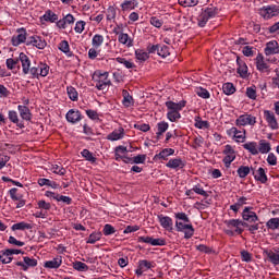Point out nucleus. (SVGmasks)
<instances>
[{"label": "nucleus", "mask_w": 279, "mask_h": 279, "mask_svg": "<svg viewBox=\"0 0 279 279\" xmlns=\"http://www.w3.org/2000/svg\"><path fill=\"white\" fill-rule=\"evenodd\" d=\"M93 82L98 90H106V88L112 84L110 78H108V72H95L93 75Z\"/></svg>", "instance_id": "1"}, {"label": "nucleus", "mask_w": 279, "mask_h": 279, "mask_svg": "<svg viewBox=\"0 0 279 279\" xmlns=\"http://www.w3.org/2000/svg\"><path fill=\"white\" fill-rule=\"evenodd\" d=\"M217 14H218L217 8L215 7L206 8L198 15V26L206 27V24L208 23V21H210V19H215Z\"/></svg>", "instance_id": "2"}, {"label": "nucleus", "mask_w": 279, "mask_h": 279, "mask_svg": "<svg viewBox=\"0 0 279 279\" xmlns=\"http://www.w3.org/2000/svg\"><path fill=\"white\" fill-rule=\"evenodd\" d=\"M175 228L178 232H184V239H191L193 234H195V229L190 222H182V220H177Z\"/></svg>", "instance_id": "3"}, {"label": "nucleus", "mask_w": 279, "mask_h": 279, "mask_svg": "<svg viewBox=\"0 0 279 279\" xmlns=\"http://www.w3.org/2000/svg\"><path fill=\"white\" fill-rule=\"evenodd\" d=\"M259 15L269 21V19H274V16H279V9L276 5H267L259 9Z\"/></svg>", "instance_id": "4"}, {"label": "nucleus", "mask_w": 279, "mask_h": 279, "mask_svg": "<svg viewBox=\"0 0 279 279\" xmlns=\"http://www.w3.org/2000/svg\"><path fill=\"white\" fill-rule=\"evenodd\" d=\"M223 154L226 157L223 158L222 162L226 167H230V165H232V162H234V160L236 159L234 148H232L230 145H226Z\"/></svg>", "instance_id": "5"}, {"label": "nucleus", "mask_w": 279, "mask_h": 279, "mask_svg": "<svg viewBox=\"0 0 279 279\" xmlns=\"http://www.w3.org/2000/svg\"><path fill=\"white\" fill-rule=\"evenodd\" d=\"M235 125L245 126V125H256V117L252 114H242L235 120Z\"/></svg>", "instance_id": "6"}, {"label": "nucleus", "mask_w": 279, "mask_h": 279, "mask_svg": "<svg viewBox=\"0 0 279 279\" xmlns=\"http://www.w3.org/2000/svg\"><path fill=\"white\" fill-rule=\"evenodd\" d=\"M11 43L13 47H19V45L27 43V31L25 28H19L17 35L12 37Z\"/></svg>", "instance_id": "7"}, {"label": "nucleus", "mask_w": 279, "mask_h": 279, "mask_svg": "<svg viewBox=\"0 0 279 279\" xmlns=\"http://www.w3.org/2000/svg\"><path fill=\"white\" fill-rule=\"evenodd\" d=\"M227 228L232 229L234 228V232L236 234H243V229H241V226H247L246 222L242 221L241 219H230L225 221Z\"/></svg>", "instance_id": "8"}, {"label": "nucleus", "mask_w": 279, "mask_h": 279, "mask_svg": "<svg viewBox=\"0 0 279 279\" xmlns=\"http://www.w3.org/2000/svg\"><path fill=\"white\" fill-rule=\"evenodd\" d=\"M26 45L36 47V49H45V47H47V41L40 36H31L27 38Z\"/></svg>", "instance_id": "9"}, {"label": "nucleus", "mask_w": 279, "mask_h": 279, "mask_svg": "<svg viewBox=\"0 0 279 279\" xmlns=\"http://www.w3.org/2000/svg\"><path fill=\"white\" fill-rule=\"evenodd\" d=\"M24 262H15L16 267H22L23 271H27L29 267H36L38 265V260L32 257H23Z\"/></svg>", "instance_id": "10"}, {"label": "nucleus", "mask_w": 279, "mask_h": 279, "mask_svg": "<svg viewBox=\"0 0 279 279\" xmlns=\"http://www.w3.org/2000/svg\"><path fill=\"white\" fill-rule=\"evenodd\" d=\"M158 221L165 230H168V232H173V219L169 216L165 215H158Z\"/></svg>", "instance_id": "11"}, {"label": "nucleus", "mask_w": 279, "mask_h": 279, "mask_svg": "<svg viewBox=\"0 0 279 279\" xmlns=\"http://www.w3.org/2000/svg\"><path fill=\"white\" fill-rule=\"evenodd\" d=\"M255 62L257 71L260 73H269V63L265 61V57L262 53L257 54Z\"/></svg>", "instance_id": "12"}, {"label": "nucleus", "mask_w": 279, "mask_h": 279, "mask_svg": "<svg viewBox=\"0 0 279 279\" xmlns=\"http://www.w3.org/2000/svg\"><path fill=\"white\" fill-rule=\"evenodd\" d=\"M242 219L248 221V223H256L258 216L252 211V207H245L242 211Z\"/></svg>", "instance_id": "13"}, {"label": "nucleus", "mask_w": 279, "mask_h": 279, "mask_svg": "<svg viewBox=\"0 0 279 279\" xmlns=\"http://www.w3.org/2000/svg\"><path fill=\"white\" fill-rule=\"evenodd\" d=\"M252 175L257 182H260L262 184H267V172L263 168H258L255 170L254 168H251Z\"/></svg>", "instance_id": "14"}, {"label": "nucleus", "mask_w": 279, "mask_h": 279, "mask_svg": "<svg viewBox=\"0 0 279 279\" xmlns=\"http://www.w3.org/2000/svg\"><path fill=\"white\" fill-rule=\"evenodd\" d=\"M138 242L147 243L148 245H153V246H162L166 243L163 239H160V238L154 239L151 236H140Z\"/></svg>", "instance_id": "15"}, {"label": "nucleus", "mask_w": 279, "mask_h": 279, "mask_svg": "<svg viewBox=\"0 0 279 279\" xmlns=\"http://www.w3.org/2000/svg\"><path fill=\"white\" fill-rule=\"evenodd\" d=\"M265 56H276L279 53V45L277 40H270L266 44L264 49Z\"/></svg>", "instance_id": "16"}, {"label": "nucleus", "mask_w": 279, "mask_h": 279, "mask_svg": "<svg viewBox=\"0 0 279 279\" xmlns=\"http://www.w3.org/2000/svg\"><path fill=\"white\" fill-rule=\"evenodd\" d=\"M227 134L229 136H233V138L236 140L238 143H244L245 142V130L240 131L236 128H231Z\"/></svg>", "instance_id": "17"}, {"label": "nucleus", "mask_w": 279, "mask_h": 279, "mask_svg": "<svg viewBox=\"0 0 279 279\" xmlns=\"http://www.w3.org/2000/svg\"><path fill=\"white\" fill-rule=\"evenodd\" d=\"M19 62L22 63V69H23L24 75L29 74V69L32 66V61H29V57H27V54H25V52L20 53Z\"/></svg>", "instance_id": "18"}, {"label": "nucleus", "mask_w": 279, "mask_h": 279, "mask_svg": "<svg viewBox=\"0 0 279 279\" xmlns=\"http://www.w3.org/2000/svg\"><path fill=\"white\" fill-rule=\"evenodd\" d=\"M264 117L271 130H278V120H276V114L269 110L264 111Z\"/></svg>", "instance_id": "19"}, {"label": "nucleus", "mask_w": 279, "mask_h": 279, "mask_svg": "<svg viewBox=\"0 0 279 279\" xmlns=\"http://www.w3.org/2000/svg\"><path fill=\"white\" fill-rule=\"evenodd\" d=\"M73 23H75V17L73 14H68L57 22V27H59V29H66V25H73Z\"/></svg>", "instance_id": "20"}, {"label": "nucleus", "mask_w": 279, "mask_h": 279, "mask_svg": "<svg viewBox=\"0 0 279 279\" xmlns=\"http://www.w3.org/2000/svg\"><path fill=\"white\" fill-rule=\"evenodd\" d=\"M120 8L123 12H132V10H136L138 8V1L137 0H124Z\"/></svg>", "instance_id": "21"}, {"label": "nucleus", "mask_w": 279, "mask_h": 279, "mask_svg": "<svg viewBox=\"0 0 279 279\" xmlns=\"http://www.w3.org/2000/svg\"><path fill=\"white\" fill-rule=\"evenodd\" d=\"M185 166H186V163L180 157L174 158V159H170L166 163V167H168V169H184Z\"/></svg>", "instance_id": "22"}, {"label": "nucleus", "mask_w": 279, "mask_h": 279, "mask_svg": "<svg viewBox=\"0 0 279 279\" xmlns=\"http://www.w3.org/2000/svg\"><path fill=\"white\" fill-rule=\"evenodd\" d=\"M166 107L168 108V110H170L172 112H180V110H182V108L186 107V101L185 100H181L179 102L167 101Z\"/></svg>", "instance_id": "23"}, {"label": "nucleus", "mask_w": 279, "mask_h": 279, "mask_svg": "<svg viewBox=\"0 0 279 279\" xmlns=\"http://www.w3.org/2000/svg\"><path fill=\"white\" fill-rule=\"evenodd\" d=\"M65 118L69 123H77L82 121V113L75 109H71L68 111Z\"/></svg>", "instance_id": "24"}, {"label": "nucleus", "mask_w": 279, "mask_h": 279, "mask_svg": "<svg viewBox=\"0 0 279 279\" xmlns=\"http://www.w3.org/2000/svg\"><path fill=\"white\" fill-rule=\"evenodd\" d=\"M173 154H175L173 148H165L154 156V160H168L169 156H173Z\"/></svg>", "instance_id": "25"}, {"label": "nucleus", "mask_w": 279, "mask_h": 279, "mask_svg": "<svg viewBox=\"0 0 279 279\" xmlns=\"http://www.w3.org/2000/svg\"><path fill=\"white\" fill-rule=\"evenodd\" d=\"M264 254L267 256L268 260L272 264V265H279V253L276 251V248L274 250H269V251H265Z\"/></svg>", "instance_id": "26"}, {"label": "nucleus", "mask_w": 279, "mask_h": 279, "mask_svg": "<svg viewBox=\"0 0 279 279\" xmlns=\"http://www.w3.org/2000/svg\"><path fill=\"white\" fill-rule=\"evenodd\" d=\"M14 259L12 254L10 253V248L0 251V263L2 265H10V263Z\"/></svg>", "instance_id": "27"}, {"label": "nucleus", "mask_w": 279, "mask_h": 279, "mask_svg": "<svg viewBox=\"0 0 279 279\" xmlns=\"http://www.w3.org/2000/svg\"><path fill=\"white\" fill-rule=\"evenodd\" d=\"M125 136V130L123 128H119L118 130H114L112 133H110L107 136L108 141H121Z\"/></svg>", "instance_id": "28"}, {"label": "nucleus", "mask_w": 279, "mask_h": 279, "mask_svg": "<svg viewBox=\"0 0 279 279\" xmlns=\"http://www.w3.org/2000/svg\"><path fill=\"white\" fill-rule=\"evenodd\" d=\"M118 40L121 45H125L126 47H133L134 40L126 33H119Z\"/></svg>", "instance_id": "29"}, {"label": "nucleus", "mask_w": 279, "mask_h": 279, "mask_svg": "<svg viewBox=\"0 0 279 279\" xmlns=\"http://www.w3.org/2000/svg\"><path fill=\"white\" fill-rule=\"evenodd\" d=\"M17 110L20 112V117L24 121H31L32 120V112H29V108L27 106L19 105Z\"/></svg>", "instance_id": "30"}, {"label": "nucleus", "mask_w": 279, "mask_h": 279, "mask_svg": "<svg viewBox=\"0 0 279 279\" xmlns=\"http://www.w3.org/2000/svg\"><path fill=\"white\" fill-rule=\"evenodd\" d=\"M238 73L241 77H247V64L241 58H236Z\"/></svg>", "instance_id": "31"}, {"label": "nucleus", "mask_w": 279, "mask_h": 279, "mask_svg": "<svg viewBox=\"0 0 279 279\" xmlns=\"http://www.w3.org/2000/svg\"><path fill=\"white\" fill-rule=\"evenodd\" d=\"M60 265H62V258L56 257L51 260L46 262L44 264V267H46V269H58Z\"/></svg>", "instance_id": "32"}, {"label": "nucleus", "mask_w": 279, "mask_h": 279, "mask_svg": "<svg viewBox=\"0 0 279 279\" xmlns=\"http://www.w3.org/2000/svg\"><path fill=\"white\" fill-rule=\"evenodd\" d=\"M122 96H123L122 104L125 108H130V106H133L134 98L132 97V95H130V92H128V89L122 90Z\"/></svg>", "instance_id": "33"}, {"label": "nucleus", "mask_w": 279, "mask_h": 279, "mask_svg": "<svg viewBox=\"0 0 279 279\" xmlns=\"http://www.w3.org/2000/svg\"><path fill=\"white\" fill-rule=\"evenodd\" d=\"M243 147L253 156H258V144H256V142H248L244 144Z\"/></svg>", "instance_id": "34"}, {"label": "nucleus", "mask_w": 279, "mask_h": 279, "mask_svg": "<svg viewBox=\"0 0 279 279\" xmlns=\"http://www.w3.org/2000/svg\"><path fill=\"white\" fill-rule=\"evenodd\" d=\"M9 120L12 123H15L17 125V128H20L21 130H23V128H25V125L19 120V113H16V111H14V110L9 111Z\"/></svg>", "instance_id": "35"}, {"label": "nucleus", "mask_w": 279, "mask_h": 279, "mask_svg": "<svg viewBox=\"0 0 279 279\" xmlns=\"http://www.w3.org/2000/svg\"><path fill=\"white\" fill-rule=\"evenodd\" d=\"M41 21H46L47 23H56V21H58V14L53 13L51 10H48L41 16Z\"/></svg>", "instance_id": "36"}, {"label": "nucleus", "mask_w": 279, "mask_h": 279, "mask_svg": "<svg viewBox=\"0 0 279 279\" xmlns=\"http://www.w3.org/2000/svg\"><path fill=\"white\" fill-rule=\"evenodd\" d=\"M257 151L259 154H269V151H271V144L265 140L259 141V148Z\"/></svg>", "instance_id": "37"}, {"label": "nucleus", "mask_w": 279, "mask_h": 279, "mask_svg": "<svg viewBox=\"0 0 279 279\" xmlns=\"http://www.w3.org/2000/svg\"><path fill=\"white\" fill-rule=\"evenodd\" d=\"M116 61L119 64H123V66H125V69H136V64H134V61H132V59L128 60L125 58L118 57V58H116Z\"/></svg>", "instance_id": "38"}, {"label": "nucleus", "mask_w": 279, "mask_h": 279, "mask_svg": "<svg viewBox=\"0 0 279 279\" xmlns=\"http://www.w3.org/2000/svg\"><path fill=\"white\" fill-rule=\"evenodd\" d=\"M59 50L62 51L63 53H65V56H68V58H71V56H73V52L71 51V48L69 46V41H66V40H62L59 44Z\"/></svg>", "instance_id": "39"}, {"label": "nucleus", "mask_w": 279, "mask_h": 279, "mask_svg": "<svg viewBox=\"0 0 279 279\" xmlns=\"http://www.w3.org/2000/svg\"><path fill=\"white\" fill-rule=\"evenodd\" d=\"M39 186H50L51 189H60V185L56 183V181H51L49 179H39Z\"/></svg>", "instance_id": "40"}, {"label": "nucleus", "mask_w": 279, "mask_h": 279, "mask_svg": "<svg viewBox=\"0 0 279 279\" xmlns=\"http://www.w3.org/2000/svg\"><path fill=\"white\" fill-rule=\"evenodd\" d=\"M252 167L250 168L248 166H240L238 168V175L241 179L247 178V175H250V172L252 171Z\"/></svg>", "instance_id": "41"}, {"label": "nucleus", "mask_w": 279, "mask_h": 279, "mask_svg": "<svg viewBox=\"0 0 279 279\" xmlns=\"http://www.w3.org/2000/svg\"><path fill=\"white\" fill-rule=\"evenodd\" d=\"M135 58L138 62H146V60H149V53L145 52V50L137 49L135 50Z\"/></svg>", "instance_id": "42"}, {"label": "nucleus", "mask_w": 279, "mask_h": 279, "mask_svg": "<svg viewBox=\"0 0 279 279\" xmlns=\"http://www.w3.org/2000/svg\"><path fill=\"white\" fill-rule=\"evenodd\" d=\"M11 230H13V232L16 230H32V225L25 221L17 222L11 227Z\"/></svg>", "instance_id": "43"}, {"label": "nucleus", "mask_w": 279, "mask_h": 279, "mask_svg": "<svg viewBox=\"0 0 279 279\" xmlns=\"http://www.w3.org/2000/svg\"><path fill=\"white\" fill-rule=\"evenodd\" d=\"M38 69V77H47L49 75V65L46 63H40L37 65Z\"/></svg>", "instance_id": "44"}, {"label": "nucleus", "mask_w": 279, "mask_h": 279, "mask_svg": "<svg viewBox=\"0 0 279 279\" xmlns=\"http://www.w3.org/2000/svg\"><path fill=\"white\" fill-rule=\"evenodd\" d=\"M222 92L225 95H234V93H236V88H234L232 83H225L222 85Z\"/></svg>", "instance_id": "45"}, {"label": "nucleus", "mask_w": 279, "mask_h": 279, "mask_svg": "<svg viewBox=\"0 0 279 279\" xmlns=\"http://www.w3.org/2000/svg\"><path fill=\"white\" fill-rule=\"evenodd\" d=\"M81 156H83L85 160H88V162H97V158L93 156V153H90L88 149H83Z\"/></svg>", "instance_id": "46"}, {"label": "nucleus", "mask_w": 279, "mask_h": 279, "mask_svg": "<svg viewBox=\"0 0 279 279\" xmlns=\"http://www.w3.org/2000/svg\"><path fill=\"white\" fill-rule=\"evenodd\" d=\"M157 136H162L167 130H169V123L167 122H159L157 124Z\"/></svg>", "instance_id": "47"}, {"label": "nucleus", "mask_w": 279, "mask_h": 279, "mask_svg": "<svg viewBox=\"0 0 279 279\" xmlns=\"http://www.w3.org/2000/svg\"><path fill=\"white\" fill-rule=\"evenodd\" d=\"M199 3V0H179V5L183 8H195Z\"/></svg>", "instance_id": "48"}, {"label": "nucleus", "mask_w": 279, "mask_h": 279, "mask_svg": "<svg viewBox=\"0 0 279 279\" xmlns=\"http://www.w3.org/2000/svg\"><path fill=\"white\" fill-rule=\"evenodd\" d=\"M195 93L198 97H202V99H210V93L204 87H197Z\"/></svg>", "instance_id": "49"}, {"label": "nucleus", "mask_w": 279, "mask_h": 279, "mask_svg": "<svg viewBox=\"0 0 279 279\" xmlns=\"http://www.w3.org/2000/svg\"><path fill=\"white\" fill-rule=\"evenodd\" d=\"M92 45L93 47H95L96 49H98V47H100L101 45H104V37L99 34L95 35L92 39Z\"/></svg>", "instance_id": "50"}, {"label": "nucleus", "mask_w": 279, "mask_h": 279, "mask_svg": "<svg viewBox=\"0 0 279 279\" xmlns=\"http://www.w3.org/2000/svg\"><path fill=\"white\" fill-rule=\"evenodd\" d=\"M138 267L141 269H143L144 271H147V269L154 268V263L146 260V259H142L138 262Z\"/></svg>", "instance_id": "51"}, {"label": "nucleus", "mask_w": 279, "mask_h": 279, "mask_svg": "<svg viewBox=\"0 0 279 279\" xmlns=\"http://www.w3.org/2000/svg\"><path fill=\"white\" fill-rule=\"evenodd\" d=\"M167 118L169 119V121H171V123H175V121H178V119H182V116L178 111L169 110L167 113Z\"/></svg>", "instance_id": "52"}, {"label": "nucleus", "mask_w": 279, "mask_h": 279, "mask_svg": "<svg viewBox=\"0 0 279 279\" xmlns=\"http://www.w3.org/2000/svg\"><path fill=\"white\" fill-rule=\"evenodd\" d=\"M267 228H269V230H278L279 228V218H271L267 221L266 223Z\"/></svg>", "instance_id": "53"}, {"label": "nucleus", "mask_w": 279, "mask_h": 279, "mask_svg": "<svg viewBox=\"0 0 279 279\" xmlns=\"http://www.w3.org/2000/svg\"><path fill=\"white\" fill-rule=\"evenodd\" d=\"M100 240H101V232H94L89 235L86 243H89L90 245H94V243L96 241H100Z\"/></svg>", "instance_id": "54"}, {"label": "nucleus", "mask_w": 279, "mask_h": 279, "mask_svg": "<svg viewBox=\"0 0 279 279\" xmlns=\"http://www.w3.org/2000/svg\"><path fill=\"white\" fill-rule=\"evenodd\" d=\"M73 269H75L76 271H88V265L82 262H74Z\"/></svg>", "instance_id": "55"}, {"label": "nucleus", "mask_w": 279, "mask_h": 279, "mask_svg": "<svg viewBox=\"0 0 279 279\" xmlns=\"http://www.w3.org/2000/svg\"><path fill=\"white\" fill-rule=\"evenodd\" d=\"M193 191H194V193H196V195H202L203 197H208V192L205 191L201 184L194 185Z\"/></svg>", "instance_id": "56"}, {"label": "nucleus", "mask_w": 279, "mask_h": 279, "mask_svg": "<svg viewBox=\"0 0 279 279\" xmlns=\"http://www.w3.org/2000/svg\"><path fill=\"white\" fill-rule=\"evenodd\" d=\"M169 47L162 45H159L158 51H157V56H160L161 58H167V56H169Z\"/></svg>", "instance_id": "57"}, {"label": "nucleus", "mask_w": 279, "mask_h": 279, "mask_svg": "<svg viewBox=\"0 0 279 279\" xmlns=\"http://www.w3.org/2000/svg\"><path fill=\"white\" fill-rule=\"evenodd\" d=\"M68 95L71 101H77L78 94L77 90L74 87H68Z\"/></svg>", "instance_id": "58"}, {"label": "nucleus", "mask_w": 279, "mask_h": 279, "mask_svg": "<svg viewBox=\"0 0 279 279\" xmlns=\"http://www.w3.org/2000/svg\"><path fill=\"white\" fill-rule=\"evenodd\" d=\"M102 232L105 236H110V234H114V232H117V229H114L112 225H105Z\"/></svg>", "instance_id": "59"}, {"label": "nucleus", "mask_w": 279, "mask_h": 279, "mask_svg": "<svg viewBox=\"0 0 279 279\" xmlns=\"http://www.w3.org/2000/svg\"><path fill=\"white\" fill-rule=\"evenodd\" d=\"M19 64V59H7V68L9 71H12L13 69H16V65Z\"/></svg>", "instance_id": "60"}, {"label": "nucleus", "mask_w": 279, "mask_h": 279, "mask_svg": "<svg viewBox=\"0 0 279 279\" xmlns=\"http://www.w3.org/2000/svg\"><path fill=\"white\" fill-rule=\"evenodd\" d=\"M243 56L246 58H252L254 57V47L252 46H245L242 50Z\"/></svg>", "instance_id": "61"}, {"label": "nucleus", "mask_w": 279, "mask_h": 279, "mask_svg": "<svg viewBox=\"0 0 279 279\" xmlns=\"http://www.w3.org/2000/svg\"><path fill=\"white\" fill-rule=\"evenodd\" d=\"M145 160H147V155H137L133 157V165H144Z\"/></svg>", "instance_id": "62"}, {"label": "nucleus", "mask_w": 279, "mask_h": 279, "mask_svg": "<svg viewBox=\"0 0 279 279\" xmlns=\"http://www.w3.org/2000/svg\"><path fill=\"white\" fill-rule=\"evenodd\" d=\"M175 219L183 221V223H191V219H189V216L184 213L175 214Z\"/></svg>", "instance_id": "63"}, {"label": "nucleus", "mask_w": 279, "mask_h": 279, "mask_svg": "<svg viewBox=\"0 0 279 279\" xmlns=\"http://www.w3.org/2000/svg\"><path fill=\"white\" fill-rule=\"evenodd\" d=\"M269 34H277L279 35V22H276L268 28Z\"/></svg>", "instance_id": "64"}]
</instances>
